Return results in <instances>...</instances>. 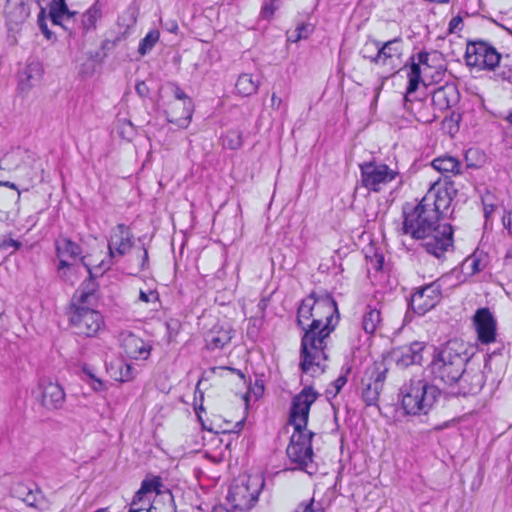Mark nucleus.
<instances>
[{"label": "nucleus", "instance_id": "nucleus-62", "mask_svg": "<svg viewBox=\"0 0 512 512\" xmlns=\"http://www.w3.org/2000/svg\"><path fill=\"white\" fill-rule=\"evenodd\" d=\"M496 207H497V204H492L490 207L483 206L484 217L486 220L489 219V217L492 215V213L494 212Z\"/></svg>", "mask_w": 512, "mask_h": 512}, {"label": "nucleus", "instance_id": "nucleus-41", "mask_svg": "<svg viewBox=\"0 0 512 512\" xmlns=\"http://www.w3.org/2000/svg\"><path fill=\"white\" fill-rule=\"evenodd\" d=\"M57 273L61 280H63L66 283L73 284L75 278L74 276L76 273V267L74 264H67L66 267H61V263H59Z\"/></svg>", "mask_w": 512, "mask_h": 512}, {"label": "nucleus", "instance_id": "nucleus-64", "mask_svg": "<svg viewBox=\"0 0 512 512\" xmlns=\"http://www.w3.org/2000/svg\"><path fill=\"white\" fill-rule=\"evenodd\" d=\"M3 247H13L14 249H18L20 247V243L16 240L9 239L3 242Z\"/></svg>", "mask_w": 512, "mask_h": 512}, {"label": "nucleus", "instance_id": "nucleus-6", "mask_svg": "<svg viewBox=\"0 0 512 512\" xmlns=\"http://www.w3.org/2000/svg\"><path fill=\"white\" fill-rule=\"evenodd\" d=\"M403 214V232L414 239H420L425 233L432 231L440 220L436 213L424 206L421 201L411 210L405 209Z\"/></svg>", "mask_w": 512, "mask_h": 512}, {"label": "nucleus", "instance_id": "nucleus-37", "mask_svg": "<svg viewBox=\"0 0 512 512\" xmlns=\"http://www.w3.org/2000/svg\"><path fill=\"white\" fill-rule=\"evenodd\" d=\"M243 144L242 132L239 130H230L224 137V145L229 149L236 150Z\"/></svg>", "mask_w": 512, "mask_h": 512}, {"label": "nucleus", "instance_id": "nucleus-29", "mask_svg": "<svg viewBox=\"0 0 512 512\" xmlns=\"http://www.w3.org/2000/svg\"><path fill=\"white\" fill-rule=\"evenodd\" d=\"M259 80L252 74L243 73L239 75L235 84L236 91L239 95L248 97L255 94L259 88Z\"/></svg>", "mask_w": 512, "mask_h": 512}, {"label": "nucleus", "instance_id": "nucleus-55", "mask_svg": "<svg viewBox=\"0 0 512 512\" xmlns=\"http://www.w3.org/2000/svg\"><path fill=\"white\" fill-rule=\"evenodd\" d=\"M146 509H151V504H150L149 499H147V502H144V503H139L137 501L132 500L129 510L142 511V510H146Z\"/></svg>", "mask_w": 512, "mask_h": 512}, {"label": "nucleus", "instance_id": "nucleus-24", "mask_svg": "<svg viewBox=\"0 0 512 512\" xmlns=\"http://www.w3.org/2000/svg\"><path fill=\"white\" fill-rule=\"evenodd\" d=\"M122 347L125 354L132 359H146L150 354V346L132 333L123 336Z\"/></svg>", "mask_w": 512, "mask_h": 512}, {"label": "nucleus", "instance_id": "nucleus-28", "mask_svg": "<svg viewBox=\"0 0 512 512\" xmlns=\"http://www.w3.org/2000/svg\"><path fill=\"white\" fill-rule=\"evenodd\" d=\"M315 297L312 293L307 298L302 300L298 311H297V325L302 329L303 333L306 331V327L309 326L308 321H313Z\"/></svg>", "mask_w": 512, "mask_h": 512}, {"label": "nucleus", "instance_id": "nucleus-17", "mask_svg": "<svg viewBox=\"0 0 512 512\" xmlns=\"http://www.w3.org/2000/svg\"><path fill=\"white\" fill-rule=\"evenodd\" d=\"M403 54V41L400 37L392 40L379 41V49L374 58L375 64L388 66L391 70L396 71Z\"/></svg>", "mask_w": 512, "mask_h": 512}, {"label": "nucleus", "instance_id": "nucleus-10", "mask_svg": "<svg viewBox=\"0 0 512 512\" xmlns=\"http://www.w3.org/2000/svg\"><path fill=\"white\" fill-rule=\"evenodd\" d=\"M496 354L497 351L487 354L484 369H481L480 364L475 366L474 362L468 363L467 368L464 367V373L456 382L459 386V393L463 395H475L482 390L487 379L486 373L491 372V362Z\"/></svg>", "mask_w": 512, "mask_h": 512}, {"label": "nucleus", "instance_id": "nucleus-27", "mask_svg": "<svg viewBox=\"0 0 512 512\" xmlns=\"http://www.w3.org/2000/svg\"><path fill=\"white\" fill-rule=\"evenodd\" d=\"M101 18L102 5L100 4L99 0H96L94 4L82 14L79 30H81L83 35L95 31L97 28V22Z\"/></svg>", "mask_w": 512, "mask_h": 512}, {"label": "nucleus", "instance_id": "nucleus-56", "mask_svg": "<svg viewBox=\"0 0 512 512\" xmlns=\"http://www.w3.org/2000/svg\"><path fill=\"white\" fill-rule=\"evenodd\" d=\"M416 63H419V66H425V67H430V64H429V53L426 52V51H421L417 54V62Z\"/></svg>", "mask_w": 512, "mask_h": 512}, {"label": "nucleus", "instance_id": "nucleus-13", "mask_svg": "<svg viewBox=\"0 0 512 512\" xmlns=\"http://www.w3.org/2000/svg\"><path fill=\"white\" fill-rule=\"evenodd\" d=\"M70 323L76 334L93 337L104 324L103 317L95 308L73 309L70 315Z\"/></svg>", "mask_w": 512, "mask_h": 512}, {"label": "nucleus", "instance_id": "nucleus-19", "mask_svg": "<svg viewBox=\"0 0 512 512\" xmlns=\"http://www.w3.org/2000/svg\"><path fill=\"white\" fill-rule=\"evenodd\" d=\"M478 339L483 344H489L496 338V320L489 308H479L473 317Z\"/></svg>", "mask_w": 512, "mask_h": 512}, {"label": "nucleus", "instance_id": "nucleus-16", "mask_svg": "<svg viewBox=\"0 0 512 512\" xmlns=\"http://www.w3.org/2000/svg\"><path fill=\"white\" fill-rule=\"evenodd\" d=\"M387 369L373 365L369 367L362 378V399L366 405H376L386 380Z\"/></svg>", "mask_w": 512, "mask_h": 512}, {"label": "nucleus", "instance_id": "nucleus-58", "mask_svg": "<svg viewBox=\"0 0 512 512\" xmlns=\"http://www.w3.org/2000/svg\"><path fill=\"white\" fill-rule=\"evenodd\" d=\"M136 92L141 96L145 97L148 94V87L145 82H140L136 84Z\"/></svg>", "mask_w": 512, "mask_h": 512}, {"label": "nucleus", "instance_id": "nucleus-52", "mask_svg": "<svg viewBox=\"0 0 512 512\" xmlns=\"http://www.w3.org/2000/svg\"><path fill=\"white\" fill-rule=\"evenodd\" d=\"M44 13H45V11L42 9L40 14L38 15V25L40 27L41 32L46 36V38L50 39L52 36V33L47 27V24L43 17Z\"/></svg>", "mask_w": 512, "mask_h": 512}, {"label": "nucleus", "instance_id": "nucleus-47", "mask_svg": "<svg viewBox=\"0 0 512 512\" xmlns=\"http://www.w3.org/2000/svg\"><path fill=\"white\" fill-rule=\"evenodd\" d=\"M503 64L501 66L500 76L503 80L511 81L512 80V59L509 55H506L501 59Z\"/></svg>", "mask_w": 512, "mask_h": 512}, {"label": "nucleus", "instance_id": "nucleus-45", "mask_svg": "<svg viewBox=\"0 0 512 512\" xmlns=\"http://www.w3.org/2000/svg\"><path fill=\"white\" fill-rule=\"evenodd\" d=\"M420 82L421 80L419 79L408 78V86L404 95V108L408 111L411 110V107L409 106V103L412 102L411 95L416 92Z\"/></svg>", "mask_w": 512, "mask_h": 512}, {"label": "nucleus", "instance_id": "nucleus-33", "mask_svg": "<svg viewBox=\"0 0 512 512\" xmlns=\"http://www.w3.org/2000/svg\"><path fill=\"white\" fill-rule=\"evenodd\" d=\"M98 304V295L97 293H89L85 291H81L77 289L72 298V307L73 309L83 307V308H94Z\"/></svg>", "mask_w": 512, "mask_h": 512}, {"label": "nucleus", "instance_id": "nucleus-2", "mask_svg": "<svg viewBox=\"0 0 512 512\" xmlns=\"http://www.w3.org/2000/svg\"><path fill=\"white\" fill-rule=\"evenodd\" d=\"M319 394L312 387H305L295 395L291 402L289 424L294 427L290 443L286 449L288 458L297 468L305 470L312 462V438L314 433L307 430L311 405Z\"/></svg>", "mask_w": 512, "mask_h": 512}, {"label": "nucleus", "instance_id": "nucleus-46", "mask_svg": "<svg viewBox=\"0 0 512 512\" xmlns=\"http://www.w3.org/2000/svg\"><path fill=\"white\" fill-rule=\"evenodd\" d=\"M139 300L153 305V310L159 306V294L156 290L140 291Z\"/></svg>", "mask_w": 512, "mask_h": 512}, {"label": "nucleus", "instance_id": "nucleus-60", "mask_svg": "<svg viewBox=\"0 0 512 512\" xmlns=\"http://www.w3.org/2000/svg\"><path fill=\"white\" fill-rule=\"evenodd\" d=\"M346 382H347V379L345 376H340L335 380L334 386L336 389V393H338L340 391V389L346 384Z\"/></svg>", "mask_w": 512, "mask_h": 512}, {"label": "nucleus", "instance_id": "nucleus-34", "mask_svg": "<svg viewBox=\"0 0 512 512\" xmlns=\"http://www.w3.org/2000/svg\"><path fill=\"white\" fill-rule=\"evenodd\" d=\"M27 506L43 510L47 507V501L42 493V491L34 486L32 491L22 500Z\"/></svg>", "mask_w": 512, "mask_h": 512}, {"label": "nucleus", "instance_id": "nucleus-8", "mask_svg": "<svg viewBox=\"0 0 512 512\" xmlns=\"http://www.w3.org/2000/svg\"><path fill=\"white\" fill-rule=\"evenodd\" d=\"M362 186L373 192H380L382 187L391 183L399 175L387 164L368 161L359 165Z\"/></svg>", "mask_w": 512, "mask_h": 512}, {"label": "nucleus", "instance_id": "nucleus-11", "mask_svg": "<svg viewBox=\"0 0 512 512\" xmlns=\"http://www.w3.org/2000/svg\"><path fill=\"white\" fill-rule=\"evenodd\" d=\"M134 245V235L131 229L120 223L116 225L110 233V238L108 240V252H109V261H102L95 269L100 271V274H103L106 270L110 268L112 265V258L115 255L124 256L126 255Z\"/></svg>", "mask_w": 512, "mask_h": 512}, {"label": "nucleus", "instance_id": "nucleus-31", "mask_svg": "<svg viewBox=\"0 0 512 512\" xmlns=\"http://www.w3.org/2000/svg\"><path fill=\"white\" fill-rule=\"evenodd\" d=\"M381 312L376 307L368 305L362 318V326L367 334H373L381 325Z\"/></svg>", "mask_w": 512, "mask_h": 512}, {"label": "nucleus", "instance_id": "nucleus-39", "mask_svg": "<svg viewBox=\"0 0 512 512\" xmlns=\"http://www.w3.org/2000/svg\"><path fill=\"white\" fill-rule=\"evenodd\" d=\"M82 371L88 377L89 384L94 391L100 392L105 389V384L100 378L96 376V374L94 373V369L92 367L84 365L82 367Z\"/></svg>", "mask_w": 512, "mask_h": 512}, {"label": "nucleus", "instance_id": "nucleus-18", "mask_svg": "<svg viewBox=\"0 0 512 512\" xmlns=\"http://www.w3.org/2000/svg\"><path fill=\"white\" fill-rule=\"evenodd\" d=\"M77 12L70 11L65 0H53L50 3L49 17L54 25H60L70 35L77 34L79 25L76 24Z\"/></svg>", "mask_w": 512, "mask_h": 512}, {"label": "nucleus", "instance_id": "nucleus-43", "mask_svg": "<svg viewBox=\"0 0 512 512\" xmlns=\"http://www.w3.org/2000/svg\"><path fill=\"white\" fill-rule=\"evenodd\" d=\"M313 26L309 23H300L295 29L296 38L288 37L291 42H298L301 39H307L313 32Z\"/></svg>", "mask_w": 512, "mask_h": 512}, {"label": "nucleus", "instance_id": "nucleus-5", "mask_svg": "<svg viewBox=\"0 0 512 512\" xmlns=\"http://www.w3.org/2000/svg\"><path fill=\"white\" fill-rule=\"evenodd\" d=\"M264 485V480L254 476L239 478L235 480L228 492L227 499L236 512L250 510L258 501L260 491Z\"/></svg>", "mask_w": 512, "mask_h": 512}, {"label": "nucleus", "instance_id": "nucleus-14", "mask_svg": "<svg viewBox=\"0 0 512 512\" xmlns=\"http://www.w3.org/2000/svg\"><path fill=\"white\" fill-rule=\"evenodd\" d=\"M456 194L457 188H455L454 182L449 180L445 182L444 186H432L422 198L421 202H423L424 206L436 213V216L440 219V216L444 215L450 208L451 202Z\"/></svg>", "mask_w": 512, "mask_h": 512}, {"label": "nucleus", "instance_id": "nucleus-3", "mask_svg": "<svg viewBox=\"0 0 512 512\" xmlns=\"http://www.w3.org/2000/svg\"><path fill=\"white\" fill-rule=\"evenodd\" d=\"M473 356V348L461 339H450L435 349L430 371L435 380L456 384Z\"/></svg>", "mask_w": 512, "mask_h": 512}, {"label": "nucleus", "instance_id": "nucleus-22", "mask_svg": "<svg viewBox=\"0 0 512 512\" xmlns=\"http://www.w3.org/2000/svg\"><path fill=\"white\" fill-rule=\"evenodd\" d=\"M459 91L454 84L438 87L432 94V103L440 111L447 110L459 101Z\"/></svg>", "mask_w": 512, "mask_h": 512}, {"label": "nucleus", "instance_id": "nucleus-21", "mask_svg": "<svg viewBox=\"0 0 512 512\" xmlns=\"http://www.w3.org/2000/svg\"><path fill=\"white\" fill-rule=\"evenodd\" d=\"M233 330L229 325H214L205 335V345L210 351L223 349L232 339Z\"/></svg>", "mask_w": 512, "mask_h": 512}, {"label": "nucleus", "instance_id": "nucleus-51", "mask_svg": "<svg viewBox=\"0 0 512 512\" xmlns=\"http://www.w3.org/2000/svg\"><path fill=\"white\" fill-rule=\"evenodd\" d=\"M463 20L461 16H455L453 17L448 26V30L450 33H456L458 31H461L462 29Z\"/></svg>", "mask_w": 512, "mask_h": 512}, {"label": "nucleus", "instance_id": "nucleus-61", "mask_svg": "<svg viewBox=\"0 0 512 512\" xmlns=\"http://www.w3.org/2000/svg\"><path fill=\"white\" fill-rule=\"evenodd\" d=\"M147 494L145 492H142L141 493V488L135 493L134 497H133V501H137L139 503H144V502H147V500L145 499V496Z\"/></svg>", "mask_w": 512, "mask_h": 512}, {"label": "nucleus", "instance_id": "nucleus-50", "mask_svg": "<svg viewBox=\"0 0 512 512\" xmlns=\"http://www.w3.org/2000/svg\"><path fill=\"white\" fill-rule=\"evenodd\" d=\"M412 63L410 65V71L408 73V78H414L421 80V67L419 63L415 62V57H411Z\"/></svg>", "mask_w": 512, "mask_h": 512}, {"label": "nucleus", "instance_id": "nucleus-26", "mask_svg": "<svg viewBox=\"0 0 512 512\" xmlns=\"http://www.w3.org/2000/svg\"><path fill=\"white\" fill-rule=\"evenodd\" d=\"M65 402V392L58 383L49 382L43 386L42 404L48 409H60Z\"/></svg>", "mask_w": 512, "mask_h": 512}, {"label": "nucleus", "instance_id": "nucleus-36", "mask_svg": "<svg viewBox=\"0 0 512 512\" xmlns=\"http://www.w3.org/2000/svg\"><path fill=\"white\" fill-rule=\"evenodd\" d=\"M81 263L87 269L89 277L81 283L78 289L89 293H97L98 283L95 280L92 268L85 262L84 257L81 258Z\"/></svg>", "mask_w": 512, "mask_h": 512}, {"label": "nucleus", "instance_id": "nucleus-30", "mask_svg": "<svg viewBox=\"0 0 512 512\" xmlns=\"http://www.w3.org/2000/svg\"><path fill=\"white\" fill-rule=\"evenodd\" d=\"M466 280L465 275L462 270L458 268L452 269L450 272L443 274L441 277L436 279V283L439 285L441 291L443 290H451L455 287H458Z\"/></svg>", "mask_w": 512, "mask_h": 512}, {"label": "nucleus", "instance_id": "nucleus-4", "mask_svg": "<svg viewBox=\"0 0 512 512\" xmlns=\"http://www.w3.org/2000/svg\"><path fill=\"white\" fill-rule=\"evenodd\" d=\"M442 392L425 379H410L400 389L401 405L406 414L426 415L440 398Z\"/></svg>", "mask_w": 512, "mask_h": 512}, {"label": "nucleus", "instance_id": "nucleus-54", "mask_svg": "<svg viewBox=\"0 0 512 512\" xmlns=\"http://www.w3.org/2000/svg\"><path fill=\"white\" fill-rule=\"evenodd\" d=\"M482 205L486 207H490L492 204H496L495 195L490 191H486L481 196Z\"/></svg>", "mask_w": 512, "mask_h": 512}, {"label": "nucleus", "instance_id": "nucleus-57", "mask_svg": "<svg viewBox=\"0 0 512 512\" xmlns=\"http://www.w3.org/2000/svg\"><path fill=\"white\" fill-rule=\"evenodd\" d=\"M502 223L509 234H512V212H507L502 217Z\"/></svg>", "mask_w": 512, "mask_h": 512}, {"label": "nucleus", "instance_id": "nucleus-20", "mask_svg": "<svg viewBox=\"0 0 512 512\" xmlns=\"http://www.w3.org/2000/svg\"><path fill=\"white\" fill-rule=\"evenodd\" d=\"M424 348L425 344L423 342H413L410 345L395 349L393 357L396 365L400 368H406L410 365L421 364Z\"/></svg>", "mask_w": 512, "mask_h": 512}, {"label": "nucleus", "instance_id": "nucleus-12", "mask_svg": "<svg viewBox=\"0 0 512 512\" xmlns=\"http://www.w3.org/2000/svg\"><path fill=\"white\" fill-rule=\"evenodd\" d=\"M171 92L177 102L172 103L170 110L165 111L167 121L180 128H187L193 115L192 99L176 83H170Z\"/></svg>", "mask_w": 512, "mask_h": 512}, {"label": "nucleus", "instance_id": "nucleus-35", "mask_svg": "<svg viewBox=\"0 0 512 512\" xmlns=\"http://www.w3.org/2000/svg\"><path fill=\"white\" fill-rule=\"evenodd\" d=\"M160 38V32L156 29L150 30L146 36L141 39L138 46V53L145 56L154 48Z\"/></svg>", "mask_w": 512, "mask_h": 512}, {"label": "nucleus", "instance_id": "nucleus-25", "mask_svg": "<svg viewBox=\"0 0 512 512\" xmlns=\"http://www.w3.org/2000/svg\"><path fill=\"white\" fill-rule=\"evenodd\" d=\"M431 165L446 179L463 173V165L460 160L450 155H442L435 158Z\"/></svg>", "mask_w": 512, "mask_h": 512}, {"label": "nucleus", "instance_id": "nucleus-63", "mask_svg": "<svg viewBox=\"0 0 512 512\" xmlns=\"http://www.w3.org/2000/svg\"><path fill=\"white\" fill-rule=\"evenodd\" d=\"M480 261L478 259H473L471 262V275L478 273L481 269L479 267Z\"/></svg>", "mask_w": 512, "mask_h": 512}, {"label": "nucleus", "instance_id": "nucleus-48", "mask_svg": "<svg viewBox=\"0 0 512 512\" xmlns=\"http://www.w3.org/2000/svg\"><path fill=\"white\" fill-rule=\"evenodd\" d=\"M275 0H263L260 11V16L263 19H271L275 13L276 7L274 6Z\"/></svg>", "mask_w": 512, "mask_h": 512}, {"label": "nucleus", "instance_id": "nucleus-49", "mask_svg": "<svg viewBox=\"0 0 512 512\" xmlns=\"http://www.w3.org/2000/svg\"><path fill=\"white\" fill-rule=\"evenodd\" d=\"M20 149L8 152L0 161L1 168H10V164L20 158Z\"/></svg>", "mask_w": 512, "mask_h": 512}, {"label": "nucleus", "instance_id": "nucleus-23", "mask_svg": "<svg viewBox=\"0 0 512 512\" xmlns=\"http://www.w3.org/2000/svg\"><path fill=\"white\" fill-rule=\"evenodd\" d=\"M56 254L61 263V267H66L67 264H73L69 262L74 261L81 255V247L66 237H60L55 241Z\"/></svg>", "mask_w": 512, "mask_h": 512}, {"label": "nucleus", "instance_id": "nucleus-44", "mask_svg": "<svg viewBox=\"0 0 512 512\" xmlns=\"http://www.w3.org/2000/svg\"><path fill=\"white\" fill-rule=\"evenodd\" d=\"M36 486L35 484L27 485L22 482L15 483L11 489V493L14 497L18 498L19 500H23Z\"/></svg>", "mask_w": 512, "mask_h": 512}, {"label": "nucleus", "instance_id": "nucleus-1", "mask_svg": "<svg viewBox=\"0 0 512 512\" xmlns=\"http://www.w3.org/2000/svg\"><path fill=\"white\" fill-rule=\"evenodd\" d=\"M339 322L337 303L331 295L315 298L313 321L301 337L300 367L312 376L324 373L330 335Z\"/></svg>", "mask_w": 512, "mask_h": 512}, {"label": "nucleus", "instance_id": "nucleus-32", "mask_svg": "<svg viewBox=\"0 0 512 512\" xmlns=\"http://www.w3.org/2000/svg\"><path fill=\"white\" fill-rule=\"evenodd\" d=\"M41 75L39 64H30L19 74V88L21 91L28 90L33 86V80Z\"/></svg>", "mask_w": 512, "mask_h": 512}, {"label": "nucleus", "instance_id": "nucleus-59", "mask_svg": "<svg viewBox=\"0 0 512 512\" xmlns=\"http://www.w3.org/2000/svg\"><path fill=\"white\" fill-rule=\"evenodd\" d=\"M313 499L303 506V512L309 511V512H324V509L322 507H314L313 506Z\"/></svg>", "mask_w": 512, "mask_h": 512}, {"label": "nucleus", "instance_id": "nucleus-40", "mask_svg": "<svg viewBox=\"0 0 512 512\" xmlns=\"http://www.w3.org/2000/svg\"><path fill=\"white\" fill-rule=\"evenodd\" d=\"M163 486L162 480L160 477L156 476L152 479H144L141 483V493L145 492L146 494L155 492L156 494L161 493V487Z\"/></svg>", "mask_w": 512, "mask_h": 512}, {"label": "nucleus", "instance_id": "nucleus-38", "mask_svg": "<svg viewBox=\"0 0 512 512\" xmlns=\"http://www.w3.org/2000/svg\"><path fill=\"white\" fill-rule=\"evenodd\" d=\"M378 49L379 41L375 39H369L362 47L360 53L364 59H368L370 62L375 64L374 58L376 57V52H378Z\"/></svg>", "mask_w": 512, "mask_h": 512}, {"label": "nucleus", "instance_id": "nucleus-7", "mask_svg": "<svg viewBox=\"0 0 512 512\" xmlns=\"http://www.w3.org/2000/svg\"><path fill=\"white\" fill-rule=\"evenodd\" d=\"M501 55L488 42L477 40L467 43L466 64L480 70H494L501 62Z\"/></svg>", "mask_w": 512, "mask_h": 512}, {"label": "nucleus", "instance_id": "nucleus-42", "mask_svg": "<svg viewBox=\"0 0 512 512\" xmlns=\"http://www.w3.org/2000/svg\"><path fill=\"white\" fill-rule=\"evenodd\" d=\"M119 26H123L125 29L120 33L114 40L113 45H116L118 42L124 40L128 34L131 27H133L136 23V17L133 14H130L129 23H125V19L123 17H119L117 21Z\"/></svg>", "mask_w": 512, "mask_h": 512}, {"label": "nucleus", "instance_id": "nucleus-53", "mask_svg": "<svg viewBox=\"0 0 512 512\" xmlns=\"http://www.w3.org/2000/svg\"><path fill=\"white\" fill-rule=\"evenodd\" d=\"M271 107L272 109L279 110L283 108V112L286 113L287 106L283 104V101L280 97H278L275 93L271 96Z\"/></svg>", "mask_w": 512, "mask_h": 512}, {"label": "nucleus", "instance_id": "nucleus-9", "mask_svg": "<svg viewBox=\"0 0 512 512\" xmlns=\"http://www.w3.org/2000/svg\"><path fill=\"white\" fill-rule=\"evenodd\" d=\"M453 227L449 223H439L432 231L425 233L419 240L425 251L440 259L454 248Z\"/></svg>", "mask_w": 512, "mask_h": 512}, {"label": "nucleus", "instance_id": "nucleus-15", "mask_svg": "<svg viewBox=\"0 0 512 512\" xmlns=\"http://www.w3.org/2000/svg\"><path fill=\"white\" fill-rule=\"evenodd\" d=\"M442 291L436 281L415 290L408 301V307L418 315H424L433 309L441 300Z\"/></svg>", "mask_w": 512, "mask_h": 512}]
</instances>
